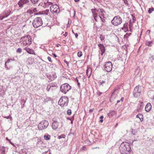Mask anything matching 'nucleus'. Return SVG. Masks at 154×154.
Wrapping results in <instances>:
<instances>
[{
	"instance_id": "obj_1",
	"label": "nucleus",
	"mask_w": 154,
	"mask_h": 154,
	"mask_svg": "<svg viewBox=\"0 0 154 154\" xmlns=\"http://www.w3.org/2000/svg\"><path fill=\"white\" fill-rule=\"evenodd\" d=\"M119 150L121 154H129L131 151L129 144L126 142H123L120 144Z\"/></svg>"
},
{
	"instance_id": "obj_2",
	"label": "nucleus",
	"mask_w": 154,
	"mask_h": 154,
	"mask_svg": "<svg viewBox=\"0 0 154 154\" xmlns=\"http://www.w3.org/2000/svg\"><path fill=\"white\" fill-rule=\"evenodd\" d=\"M69 101V98L66 96H63L60 97L58 102V104L61 107L67 106Z\"/></svg>"
},
{
	"instance_id": "obj_3",
	"label": "nucleus",
	"mask_w": 154,
	"mask_h": 154,
	"mask_svg": "<svg viewBox=\"0 0 154 154\" xmlns=\"http://www.w3.org/2000/svg\"><path fill=\"white\" fill-rule=\"evenodd\" d=\"M122 20L121 17L119 16H115L111 20L112 24L114 26H118L122 22Z\"/></svg>"
},
{
	"instance_id": "obj_4",
	"label": "nucleus",
	"mask_w": 154,
	"mask_h": 154,
	"mask_svg": "<svg viewBox=\"0 0 154 154\" xmlns=\"http://www.w3.org/2000/svg\"><path fill=\"white\" fill-rule=\"evenodd\" d=\"M33 26L35 28H37L42 26L43 24L42 19L41 17H37L32 21Z\"/></svg>"
},
{
	"instance_id": "obj_5",
	"label": "nucleus",
	"mask_w": 154,
	"mask_h": 154,
	"mask_svg": "<svg viewBox=\"0 0 154 154\" xmlns=\"http://www.w3.org/2000/svg\"><path fill=\"white\" fill-rule=\"evenodd\" d=\"M71 89V87L67 83L61 85L60 87V91L64 94H66Z\"/></svg>"
},
{
	"instance_id": "obj_6",
	"label": "nucleus",
	"mask_w": 154,
	"mask_h": 154,
	"mask_svg": "<svg viewBox=\"0 0 154 154\" xmlns=\"http://www.w3.org/2000/svg\"><path fill=\"white\" fill-rule=\"evenodd\" d=\"M48 125V122L47 120H44L39 123L38 127L39 130H43L47 128Z\"/></svg>"
},
{
	"instance_id": "obj_7",
	"label": "nucleus",
	"mask_w": 154,
	"mask_h": 154,
	"mask_svg": "<svg viewBox=\"0 0 154 154\" xmlns=\"http://www.w3.org/2000/svg\"><path fill=\"white\" fill-rule=\"evenodd\" d=\"M21 39L23 41V45L28 46L31 44V38L29 35L23 37Z\"/></svg>"
},
{
	"instance_id": "obj_8",
	"label": "nucleus",
	"mask_w": 154,
	"mask_h": 154,
	"mask_svg": "<svg viewBox=\"0 0 154 154\" xmlns=\"http://www.w3.org/2000/svg\"><path fill=\"white\" fill-rule=\"evenodd\" d=\"M141 88L139 86H137L134 88L133 95L134 97L137 98L139 97L141 93Z\"/></svg>"
},
{
	"instance_id": "obj_9",
	"label": "nucleus",
	"mask_w": 154,
	"mask_h": 154,
	"mask_svg": "<svg viewBox=\"0 0 154 154\" xmlns=\"http://www.w3.org/2000/svg\"><path fill=\"white\" fill-rule=\"evenodd\" d=\"M50 10L53 13H59L60 9L59 8L57 4L53 5H51L50 7Z\"/></svg>"
},
{
	"instance_id": "obj_10",
	"label": "nucleus",
	"mask_w": 154,
	"mask_h": 154,
	"mask_svg": "<svg viewBox=\"0 0 154 154\" xmlns=\"http://www.w3.org/2000/svg\"><path fill=\"white\" fill-rule=\"evenodd\" d=\"M112 68V65L111 62L108 61L105 63L104 69L107 72H110Z\"/></svg>"
},
{
	"instance_id": "obj_11",
	"label": "nucleus",
	"mask_w": 154,
	"mask_h": 154,
	"mask_svg": "<svg viewBox=\"0 0 154 154\" xmlns=\"http://www.w3.org/2000/svg\"><path fill=\"white\" fill-rule=\"evenodd\" d=\"M25 4L30 5L29 1V0H20L18 3V5L20 8H22L23 5Z\"/></svg>"
},
{
	"instance_id": "obj_12",
	"label": "nucleus",
	"mask_w": 154,
	"mask_h": 154,
	"mask_svg": "<svg viewBox=\"0 0 154 154\" xmlns=\"http://www.w3.org/2000/svg\"><path fill=\"white\" fill-rule=\"evenodd\" d=\"M97 11L99 13V16L100 17L105 18L104 13H105L106 12L103 9H98Z\"/></svg>"
},
{
	"instance_id": "obj_13",
	"label": "nucleus",
	"mask_w": 154,
	"mask_h": 154,
	"mask_svg": "<svg viewBox=\"0 0 154 154\" xmlns=\"http://www.w3.org/2000/svg\"><path fill=\"white\" fill-rule=\"evenodd\" d=\"M47 77L50 81H52L56 78L57 75L55 73H53L51 74L48 75Z\"/></svg>"
},
{
	"instance_id": "obj_14",
	"label": "nucleus",
	"mask_w": 154,
	"mask_h": 154,
	"mask_svg": "<svg viewBox=\"0 0 154 154\" xmlns=\"http://www.w3.org/2000/svg\"><path fill=\"white\" fill-rule=\"evenodd\" d=\"M98 46L99 47L100 50L101 51V55H103L105 51V49L103 45L101 44H99L98 45Z\"/></svg>"
},
{
	"instance_id": "obj_15",
	"label": "nucleus",
	"mask_w": 154,
	"mask_h": 154,
	"mask_svg": "<svg viewBox=\"0 0 154 154\" xmlns=\"http://www.w3.org/2000/svg\"><path fill=\"white\" fill-rule=\"evenodd\" d=\"M151 108L152 106L151 104L149 103H148L146 106L145 110L146 112H149L151 109Z\"/></svg>"
},
{
	"instance_id": "obj_16",
	"label": "nucleus",
	"mask_w": 154,
	"mask_h": 154,
	"mask_svg": "<svg viewBox=\"0 0 154 154\" xmlns=\"http://www.w3.org/2000/svg\"><path fill=\"white\" fill-rule=\"evenodd\" d=\"M25 50L29 54H35L34 52V51L31 49H30L28 48H25Z\"/></svg>"
},
{
	"instance_id": "obj_17",
	"label": "nucleus",
	"mask_w": 154,
	"mask_h": 154,
	"mask_svg": "<svg viewBox=\"0 0 154 154\" xmlns=\"http://www.w3.org/2000/svg\"><path fill=\"white\" fill-rule=\"evenodd\" d=\"M116 113V112L114 110H110L107 115L109 117H111L113 116Z\"/></svg>"
},
{
	"instance_id": "obj_18",
	"label": "nucleus",
	"mask_w": 154,
	"mask_h": 154,
	"mask_svg": "<svg viewBox=\"0 0 154 154\" xmlns=\"http://www.w3.org/2000/svg\"><path fill=\"white\" fill-rule=\"evenodd\" d=\"M58 126V122H53L52 125V128L54 130H56Z\"/></svg>"
},
{
	"instance_id": "obj_19",
	"label": "nucleus",
	"mask_w": 154,
	"mask_h": 154,
	"mask_svg": "<svg viewBox=\"0 0 154 154\" xmlns=\"http://www.w3.org/2000/svg\"><path fill=\"white\" fill-rule=\"evenodd\" d=\"M91 72L92 70L91 68H88L86 72V74L88 77L90 76Z\"/></svg>"
},
{
	"instance_id": "obj_20",
	"label": "nucleus",
	"mask_w": 154,
	"mask_h": 154,
	"mask_svg": "<svg viewBox=\"0 0 154 154\" xmlns=\"http://www.w3.org/2000/svg\"><path fill=\"white\" fill-rule=\"evenodd\" d=\"M140 118V121L143 122V115L140 113H139L136 116V118Z\"/></svg>"
},
{
	"instance_id": "obj_21",
	"label": "nucleus",
	"mask_w": 154,
	"mask_h": 154,
	"mask_svg": "<svg viewBox=\"0 0 154 154\" xmlns=\"http://www.w3.org/2000/svg\"><path fill=\"white\" fill-rule=\"evenodd\" d=\"M153 43V42L152 41H149L148 40H146L145 42V44L146 45L148 46L151 47L152 45V44Z\"/></svg>"
},
{
	"instance_id": "obj_22",
	"label": "nucleus",
	"mask_w": 154,
	"mask_h": 154,
	"mask_svg": "<svg viewBox=\"0 0 154 154\" xmlns=\"http://www.w3.org/2000/svg\"><path fill=\"white\" fill-rule=\"evenodd\" d=\"M143 103L142 102L140 101L139 103L138 104L137 107L140 108V109H141L143 108Z\"/></svg>"
},
{
	"instance_id": "obj_23",
	"label": "nucleus",
	"mask_w": 154,
	"mask_h": 154,
	"mask_svg": "<svg viewBox=\"0 0 154 154\" xmlns=\"http://www.w3.org/2000/svg\"><path fill=\"white\" fill-rule=\"evenodd\" d=\"M10 15V13L9 14H5L4 13H3V14H2V18H1V20H3L4 18L8 17V15Z\"/></svg>"
},
{
	"instance_id": "obj_24",
	"label": "nucleus",
	"mask_w": 154,
	"mask_h": 154,
	"mask_svg": "<svg viewBox=\"0 0 154 154\" xmlns=\"http://www.w3.org/2000/svg\"><path fill=\"white\" fill-rule=\"evenodd\" d=\"M0 150L2 154H5V147L4 146H2L0 148Z\"/></svg>"
},
{
	"instance_id": "obj_25",
	"label": "nucleus",
	"mask_w": 154,
	"mask_h": 154,
	"mask_svg": "<svg viewBox=\"0 0 154 154\" xmlns=\"http://www.w3.org/2000/svg\"><path fill=\"white\" fill-rule=\"evenodd\" d=\"M51 137V136L47 134V135H45L44 136V139L46 140H48L50 139Z\"/></svg>"
},
{
	"instance_id": "obj_26",
	"label": "nucleus",
	"mask_w": 154,
	"mask_h": 154,
	"mask_svg": "<svg viewBox=\"0 0 154 154\" xmlns=\"http://www.w3.org/2000/svg\"><path fill=\"white\" fill-rule=\"evenodd\" d=\"M5 92L4 89L2 88H0V95L3 96L4 95Z\"/></svg>"
},
{
	"instance_id": "obj_27",
	"label": "nucleus",
	"mask_w": 154,
	"mask_h": 154,
	"mask_svg": "<svg viewBox=\"0 0 154 154\" xmlns=\"http://www.w3.org/2000/svg\"><path fill=\"white\" fill-rule=\"evenodd\" d=\"M51 99L50 97H47L45 99L44 101L45 102H48V101H51Z\"/></svg>"
},
{
	"instance_id": "obj_28",
	"label": "nucleus",
	"mask_w": 154,
	"mask_h": 154,
	"mask_svg": "<svg viewBox=\"0 0 154 154\" xmlns=\"http://www.w3.org/2000/svg\"><path fill=\"white\" fill-rule=\"evenodd\" d=\"M154 11V8H149V9L148 12L149 14L151 13L152 11Z\"/></svg>"
},
{
	"instance_id": "obj_29",
	"label": "nucleus",
	"mask_w": 154,
	"mask_h": 154,
	"mask_svg": "<svg viewBox=\"0 0 154 154\" xmlns=\"http://www.w3.org/2000/svg\"><path fill=\"white\" fill-rule=\"evenodd\" d=\"M49 84L51 87H56L57 85V84L55 83H51Z\"/></svg>"
},
{
	"instance_id": "obj_30",
	"label": "nucleus",
	"mask_w": 154,
	"mask_h": 154,
	"mask_svg": "<svg viewBox=\"0 0 154 154\" xmlns=\"http://www.w3.org/2000/svg\"><path fill=\"white\" fill-rule=\"evenodd\" d=\"M131 34V33H126V35L124 36V38H128V36H130Z\"/></svg>"
},
{
	"instance_id": "obj_31",
	"label": "nucleus",
	"mask_w": 154,
	"mask_h": 154,
	"mask_svg": "<svg viewBox=\"0 0 154 154\" xmlns=\"http://www.w3.org/2000/svg\"><path fill=\"white\" fill-rule=\"evenodd\" d=\"M66 136L64 134H62L61 135L58 136V138L60 139L62 138H65Z\"/></svg>"
},
{
	"instance_id": "obj_32",
	"label": "nucleus",
	"mask_w": 154,
	"mask_h": 154,
	"mask_svg": "<svg viewBox=\"0 0 154 154\" xmlns=\"http://www.w3.org/2000/svg\"><path fill=\"white\" fill-rule=\"evenodd\" d=\"M53 3L50 2H48L47 3L45 4L46 7H48L49 5H52Z\"/></svg>"
},
{
	"instance_id": "obj_33",
	"label": "nucleus",
	"mask_w": 154,
	"mask_h": 154,
	"mask_svg": "<svg viewBox=\"0 0 154 154\" xmlns=\"http://www.w3.org/2000/svg\"><path fill=\"white\" fill-rule=\"evenodd\" d=\"M82 55V51L78 52L77 54L78 56L79 57H81Z\"/></svg>"
},
{
	"instance_id": "obj_34",
	"label": "nucleus",
	"mask_w": 154,
	"mask_h": 154,
	"mask_svg": "<svg viewBox=\"0 0 154 154\" xmlns=\"http://www.w3.org/2000/svg\"><path fill=\"white\" fill-rule=\"evenodd\" d=\"M39 0H30L31 2L33 4H35L37 3Z\"/></svg>"
},
{
	"instance_id": "obj_35",
	"label": "nucleus",
	"mask_w": 154,
	"mask_h": 154,
	"mask_svg": "<svg viewBox=\"0 0 154 154\" xmlns=\"http://www.w3.org/2000/svg\"><path fill=\"white\" fill-rule=\"evenodd\" d=\"M123 26L126 29L128 30V23H125L123 25Z\"/></svg>"
},
{
	"instance_id": "obj_36",
	"label": "nucleus",
	"mask_w": 154,
	"mask_h": 154,
	"mask_svg": "<svg viewBox=\"0 0 154 154\" xmlns=\"http://www.w3.org/2000/svg\"><path fill=\"white\" fill-rule=\"evenodd\" d=\"M27 13L29 14L30 15H31L33 13V12L32 10H29L27 11Z\"/></svg>"
},
{
	"instance_id": "obj_37",
	"label": "nucleus",
	"mask_w": 154,
	"mask_h": 154,
	"mask_svg": "<svg viewBox=\"0 0 154 154\" xmlns=\"http://www.w3.org/2000/svg\"><path fill=\"white\" fill-rule=\"evenodd\" d=\"M16 52L17 53H20L22 52L21 49L20 48H18L16 51Z\"/></svg>"
},
{
	"instance_id": "obj_38",
	"label": "nucleus",
	"mask_w": 154,
	"mask_h": 154,
	"mask_svg": "<svg viewBox=\"0 0 154 154\" xmlns=\"http://www.w3.org/2000/svg\"><path fill=\"white\" fill-rule=\"evenodd\" d=\"M51 88V86H50L49 84L48 85H47V88H46V90H47V91H49L50 90V89Z\"/></svg>"
},
{
	"instance_id": "obj_39",
	"label": "nucleus",
	"mask_w": 154,
	"mask_h": 154,
	"mask_svg": "<svg viewBox=\"0 0 154 154\" xmlns=\"http://www.w3.org/2000/svg\"><path fill=\"white\" fill-rule=\"evenodd\" d=\"M6 140H8L12 145L14 146V145L12 142H11V141L10 140L8 139V138L7 137H6Z\"/></svg>"
},
{
	"instance_id": "obj_40",
	"label": "nucleus",
	"mask_w": 154,
	"mask_h": 154,
	"mask_svg": "<svg viewBox=\"0 0 154 154\" xmlns=\"http://www.w3.org/2000/svg\"><path fill=\"white\" fill-rule=\"evenodd\" d=\"M3 117L7 119H10V120L12 119V118L10 116H3Z\"/></svg>"
},
{
	"instance_id": "obj_41",
	"label": "nucleus",
	"mask_w": 154,
	"mask_h": 154,
	"mask_svg": "<svg viewBox=\"0 0 154 154\" xmlns=\"http://www.w3.org/2000/svg\"><path fill=\"white\" fill-rule=\"evenodd\" d=\"M67 114L69 115H70L71 114V110L70 109H68L67 111Z\"/></svg>"
},
{
	"instance_id": "obj_42",
	"label": "nucleus",
	"mask_w": 154,
	"mask_h": 154,
	"mask_svg": "<svg viewBox=\"0 0 154 154\" xmlns=\"http://www.w3.org/2000/svg\"><path fill=\"white\" fill-rule=\"evenodd\" d=\"M105 81H102L101 82H100L99 83V85H102L103 86V84H105Z\"/></svg>"
},
{
	"instance_id": "obj_43",
	"label": "nucleus",
	"mask_w": 154,
	"mask_h": 154,
	"mask_svg": "<svg viewBox=\"0 0 154 154\" xmlns=\"http://www.w3.org/2000/svg\"><path fill=\"white\" fill-rule=\"evenodd\" d=\"M124 3L127 5H128V1L127 0H124Z\"/></svg>"
},
{
	"instance_id": "obj_44",
	"label": "nucleus",
	"mask_w": 154,
	"mask_h": 154,
	"mask_svg": "<svg viewBox=\"0 0 154 154\" xmlns=\"http://www.w3.org/2000/svg\"><path fill=\"white\" fill-rule=\"evenodd\" d=\"M131 133L133 135H135L136 132L134 130L132 129L131 131Z\"/></svg>"
},
{
	"instance_id": "obj_45",
	"label": "nucleus",
	"mask_w": 154,
	"mask_h": 154,
	"mask_svg": "<svg viewBox=\"0 0 154 154\" xmlns=\"http://www.w3.org/2000/svg\"><path fill=\"white\" fill-rule=\"evenodd\" d=\"M100 40L102 41L104 40V36H103L102 35H100Z\"/></svg>"
},
{
	"instance_id": "obj_46",
	"label": "nucleus",
	"mask_w": 154,
	"mask_h": 154,
	"mask_svg": "<svg viewBox=\"0 0 154 154\" xmlns=\"http://www.w3.org/2000/svg\"><path fill=\"white\" fill-rule=\"evenodd\" d=\"M5 14H9V13H10V14L11 12L9 10H8L7 11H5L4 13Z\"/></svg>"
},
{
	"instance_id": "obj_47",
	"label": "nucleus",
	"mask_w": 154,
	"mask_h": 154,
	"mask_svg": "<svg viewBox=\"0 0 154 154\" xmlns=\"http://www.w3.org/2000/svg\"><path fill=\"white\" fill-rule=\"evenodd\" d=\"M52 121H53V122H58L56 120V118H53L52 119Z\"/></svg>"
},
{
	"instance_id": "obj_48",
	"label": "nucleus",
	"mask_w": 154,
	"mask_h": 154,
	"mask_svg": "<svg viewBox=\"0 0 154 154\" xmlns=\"http://www.w3.org/2000/svg\"><path fill=\"white\" fill-rule=\"evenodd\" d=\"M48 60H49V61L50 62H52V61L51 60V58L49 57H48L47 58Z\"/></svg>"
},
{
	"instance_id": "obj_49",
	"label": "nucleus",
	"mask_w": 154,
	"mask_h": 154,
	"mask_svg": "<svg viewBox=\"0 0 154 154\" xmlns=\"http://www.w3.org/2000/svg\"><path fill=\"white\" fill-rule=\"evenodd\" d=\"M11 60H12L11 59H9L8 60H7V61L5 62V63H6V64L7 63H9L10 62V61Z\"/></svg>"
},
{
	"instance_id": "obj_50",
	"label": "nucleus",
	"mask_w": 154,
	"mask_h": 154,
	"mask_svg": "<svg viewBox=\"0 0 154 154\" xmlns=\"http://www.w3.org/2000/svg\"><path fill=\"white\" fill-rule=\"evenodd\" d=\"M23 103V104H24H24L25 103H26V101L25 100H23L22 101H21V104H22V103Z\"/></svg>"
},
{
	"instance_id": "obj_51",
	"label": "nucleus",
	"mask_w": 154,
	"mask_h": 154,
	"mask_svg": "<svg viewBox=\"0 0 154 154\" xmlns=\"http://www.w3.org/2000/svg\"><path fill=\"white\" fill-rule=\"evenodd\" d=\"M49 11V10H48V9L46 10L45 12V14H48L47 13Z\"/></svg>"
},
{
	"instance_id": "obj_52",
	"label": "nucleus",
	"mask_w": 154,
	"mask_h": 154,
	"mask_svg": "<svg viewBox=\"0 0 154 154\" xmlns=\"http://www.w3.org/2000/svg\"><path fill=\"white\" fill-rule=\"evenodd\" d=\"M93 17L94 18V17H97V14L94 13H93Z\"/></svg>"
},
{
	"instance_id": "obj_53",
	"label": "nucleus",
	"mask_w": 154,
	"mask_h": 154,
	"mask_svg": "<svg viewBox=\"0 0 154 154\" xmlns=\"http://www.w3.org/2000/svg\"><path fill=\"white\" fill-rule=\"evenodd\" d=\"M133 22H134L136 21V18L134 17H133L132 18Z\"/></svg>"
},
{
	"instance_id": "obj_54",
	"label": "nucleus",
	"mask_w": 154,
	"mask_h": 154,
	"mask_svg": "<svg viewBox=\"0 0 154 154\" xmlns=\"http://www.w3.org/2000/svg\"><path fill=\"white\" fill-rule=\"evenodd\" d=\"M114 93V92H113L112 94L111 97L110 98V100H112L113 98H114L113 97V96Z\"/></svg>"
},
{
	"instance_id": "obj_55",
	"label": "nucleus",
	"mask_w": 154,
	"mask_h": 154,
	"mask_svg": "<svg viewBox=\"0 0 154 154\" xmlns=\"http://www.w3.org/2000/svg\"><path fill=\"white\" fill-rule=\"evenodd\" d=\"M64 62L65 63H66V64L67 65V66L68 65H69V63L66 60H64Z\"/></svg>"
},
{
	"instance_id": "obj_56",
	"label": "nucleus",
	"mask_w": 154,
	"mask_h": 154,
	"mask_svg": "<svg viewBox=\"0 0 154 154\" xmlns=\"http://www.w3.org/2000/svg\"><path fill=\"white\" fill-rule=\"evenodd\" d=\"M101 20V21L102 22H104L105 21V20L104 19H103L102 17H100Z\"/></svg>"
},
{
	"instance_id": "obj_57",
	"label": "nucleus",
	"mask_w": 154,
	"mask_h": 154,
	"mask_svg": "<svg viewBox=\"0 0 154 154\" xmlns=\"http://www.w3.org/2000/svg\"><path fill=\"white\" fill-rule=\"evenodd\" d=\"M132 23H131V24H129V28H131L132 26Z\"/></svg>"
},
{
	"instance_id": "obj_58",
	"label": "nucleus",
	"mask_w": 154,
	"mask_h": 154,
	"mask_svg": "<svg viewBox=\"0 0 154 154\" xmlns=\"http://www.w3.org/2000/svg\"><path fill=\"white\" fill-rule=\"evenodd\" d=\"M5 67L7 69V70L9 69L8 67L6 65V63H5Z\"/></svg>"
},
{
	"instance_id": "obj_59",
	"label": "nucleus",
	"mask_w": 154,
	"mask_h": 154,
	"mask_svg": "<svg viewBox=\"0 0 154 154\" xmlns=\"http://www.w3.org/2000/svg\"><path fill=\"white\" fill-rule=\"evenodd\" d=\"M33 11V12H36L37 11L36 8H34L33 10V11Z\"/></svg>"
},
{
	"instance_id": "obj_60",
	"label": "nucleus",
	"mask_w": 154,
	"mask_h": 154,
	"mask_svg": "<svg viewBox=\"0 0 154 154\" xmlns=\"http://www.w3.org/2000/svg\"><path fill=\"white\" fill-rule=\"evenodd\" d=\"M94 110V109H90L89 110V112H90V113H91V112H92L93 110Z\"/></svg>"
},
{
	"instance_id": "obj_61",
	"label": "nucleus",
	"mask_w": 154,
	"mask_h": 154,
	"mask_svg": "<svg viewBox=\"0 0 154 154\" xmlns=\"http://www.w3.org/2000/svg\"><path fill=\"white\" fill-rule=\"evenodd\" d=\"M97 94L98 95V96H100L101 94H102V93L101 92H97Z\"/></svg>"
},
{
	"instance_id": "obj_62",
	"label": "nucleus",
	"mask_w": 154,
	"mask_h": 154,
	"mask_svg": "<svg viewBox=\"0 0 154 154\" xmlns=\"http://www.w3.org/2000/svg\"><path fill=\"white\" fill-rule=\"evenodd\" d=\"M67 35V32H65V33L63 35L66 37Z\"/></svg>"
},
{
	"instance_id": "obj_63",
	"label": "nucleus",
	"mask_w": 154,
	"mask_h": 154,
	"mask_svg": "<svg viewBox=\"0 0 154 154\" xmlns=\"http://www.w3.org/2000/svg\"><path fill=\"white\" fill-rule=\"evenodd\" d=\"M140 109H140V108H138V107H137V112H139L140 111Z\"/></svg>"
},
{
	"instance_id": "obj_64",
	"label": "nucleus",
	"mask_w": 154,
	"mask_h": 154,
	"mask_svg": "<svg viewBox=\"0 0 154 154\" xmlns=\"http://www.w3.org/2000/svg\"><path fill=\"white\" fill-rule=\"evenodd\" d=\"M124 100V98L123 97H122L121 99L120 100L121 101L123 102V101Z\"/></svg>"
}]
</instances>
